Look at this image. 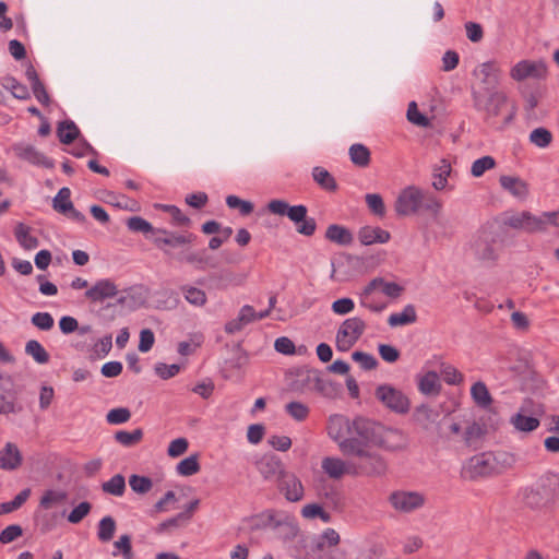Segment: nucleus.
<instances>
[{"label": "nucleus", "instance_id": "nucleus-1", "mask_svg": "<svg viewBox=\"0 0 559 559\" xmlns=\"http://www.w3.org/2000/svg\"><path fill=\"white\" fill-rule=\"evenodd\" d=\"M406 445L407 439L401 430L385 427L367 417L356 416L352 420L349 438L341 443V452L360 460L369 466V472L376 471L382 476L388 468L386 462L381 454L371 451V447L395 452L405 449Z\"/></svg>", "mask_w": 559, "mask_h": 559}, {"label": "nucleus", "instance_id": "nucleus-2", "mask_svg": "<svg viewBox=\"0 0 559 559\" xmlns=\"http://www.w3.org/2000/svg\"><path fill=\"white\" fill-rule=\"evenodd\" d=\"M127 227L133 233H141L146 236L171 261L191 264L198 269H202L205 264V250L195 251L192 249V245L198 238L193 233L180 234L164 228H155L150 222L140 216L128 218Z\"/></svg>", "mask_w": 559, "mask_h": 559}, {"label": "nucleus", "instance_id": "nucleus-3", "mask_svg": "<svg viewBox=\"0 0 559 559\" xmlns=\"http://www.w3.org/2000/svg\"><path fill=\"white\" fill-rule=\"evenodd\" d=\"M442 203L431 192L424 191L415 186H408L399 194L394 209L400 216H409L420 211L438 215Z\"/></svg>", "mask_w": 559, "mask_h": 559}, {"label": "nucleus", "instance_id": "nucleus-4", "mask_svg": "<svg viewBox=\"0 0 559 559\" xmlns=\"http://www.w3.org/2000/svg\"><path fill=\"white\" fill-rule=\"evenodd\" d=\"M502 222L508 227L526 233L543 231L548 225L559 226V212H545L539 216L528 211L506 213Z\"/></svg>", "mask_w": 559, "mask_h": 559}, {"label": "nucleus", "instance_id": "nucleus-5", "mask_svg": "<svg viewBox=\"0 0 559 559\" xmlns=\"http://www.w3.org/2000/svg\"><path fill=\"white\" fill-rule=\"evenodd\" d=\"M267 210L274 215L287 216L304 236L310 237L316 231L317 223L314 218L307 217L308 210L302 204L292 206L284 200L273 199L267 203Z\"/></svg>", "mask_w": 559, "mask_h": 559}, {"label": "nucleus", "instance_id": "nucleus-6", "mask_svg": "<svg viewBox=\"0 0 559 559\" xmlns=\"http://www.w3.org/2000/svg\"><path fill=\"white\" fill-rule=\"evenodd\" d=\"M500 235L493 226L481 227L471 242L474 257L484 262H495L502 248Z\"/></svg>", "mask_w": 559, "mask_h": 559}, {"label": "nucleus", "instance_id": "nucleus-7", "mask_svg": "<svg viewBox=\"0 0 559 559\" xmlns=\"http://www.w3.org/2000/svg\"><path fill=\"white\" fill-rule=\"evenodd\" d=\"M323 472L332 479H341L344 475L350 476H381L376 471L369 472V466L358 460L343 461L338 457L326 456L321 462Z\"/></svg>", "mask_w": 559, "mask_h": 559}, {"label": "nucleus", "instance_id": "nucleus-8", "mask_svg": "<svg viewBox=\"0 0 559 559\" xmlns=\"http://www.w3.org/2000/svg\"><path fill=\"white\" fill-rule=\"evenodd\" d=\"M472 98L474 108L483 112L485 120L491 122L495 118L501 115L502 108L508 103V95L501 90L489 92L472 91Z\"/></svg>", "mask_w": 559, "mask_h": 559}, {"label": "nucleus", "instance_id": "nucleus-9", "mask_svg": "<svg viewBox=\"0 0 559 559\" xmlns=\"http://www.w3.org/2000/svg\"><path fill=\"white\" fill-rule=\"evenodd\" d=\"M501 473L502 468L499 467V456H495V454L490 452L479 453L472 456L462 468L463 478L468 480H475Z\"/></svg>", "mask_w": 559, "mask_h": 559}, {"label": "nucleus", "instance_id": "nucleus-10", "mask_svg": "<svg viewBox=\"0 0 559 559\" xmlns=\"http://www.w3.org/2000/svg\"><path fill=\"white\" fill-rule=\"evenodd\" d=\"M22 388L14 382L11 374L0 371V415L19 414L23 405L19 402Z\"/></svg>", "mask_w": 559, "mask_h": 559}, {"label": "nucleus", "instance_id": "nucleus-11", "mask_svg": "<svg viewBox=\"0 0 559 559\" xmlns=\"http://www.w3.org/2000/svg\"><path fill=\"white\" fill-rule=\"evenodd\" d=\"M376 399L389 411L399 415H405L411 409L408 396L391 384H380L374 391Z\"/></svg>", "mask_w": 559, "mask_h": 559}, {"label": "nucleus", "instance_id": "nucleus-12", "mask_svg": "<svg viewBox=\"0 0 559 559\" xmlns=\"http://www.w3.org/2000/svg\"><path fill=\"white\" fill-rule=\"evenodd\" d=\"M366 322L353 317L344 320L336 333V347L341 352L349 350L365 333Z\"/></svg>", "mask_w": 559, "mask_h": 559}, {"label": "nucleus", "instance_id": "nucleus-13", "mask_svg": "<svg viewBox=\"0 0 559 559\" xmlns=\"http://www.w3.org/2000/svg\"><path fill=\"white\" fill-rule=\"evenodd\" d=\"M510 78L515 82L525 80H545L548 74L547 64L544 60L523 59L510 69Z\"/></svg>", "mask_w": 559, "mask_h": 559}, {"label": "nucleus", "instance_id": "nucleus-14", "mask_svg": "<svg viewBox=\"0 0 559 559\" xmlns=\"http://www.w3.org/2000/svg\"><path fill=\"white\" fill-rule=\"evenodd\" d=\"M473 75L478 80V84L473 86L472 91L489 92L499 90L501 69L497 61L489 60L480 63L473 71Z\"/></svg>", "mask_w": 559, "mask_h": 559}, {"label": "nucleus", "instance_id": "nucleus-15", "mask_svg": "<svg viewBox=\"0 0 559 559\" xmlns=\"http://www.w3.org/2000/svg\"><path fill=\"white\" fill-rule=\"evenodd\" d=\"M389 502L394 510L411 513L423 508L426 498L418 491L396 490L389 496Z\"/></svg>", "mask_w": 559, "mask_h": 559}, {"label": "nucleus", "instance_id": "nucleus-16", "mask_svg": "<svg viewBox=\"0 0 559 559\" xmlns=\"http://www.w3.org/2000/svg\"><path fill=\"white\" fill-rule=\"evenodd\" d=\"M520 498L525 507L532 510H539L551 502L552 490L544 485L527 487L521 491Z\"/></svg>", "mask_w": 559, "mask_h": 559}, {"label": "nucleus", "instance_id": "nucleus-17", "mask_svg": "<svg viewBox=\"0 0 559 559\" xmlns=\"http://www.w3.org/2000/svg\"><path fill=\"white\" fill-rule=\"evenodd\" d=\"M119 293L118 286L111 278L98 280L84 294L92 304H102L106 299L115 298Z\"/></svg>", "mask_w": 559, "mask_h": 559}, {"label": "nucleus", "instance_id": "nucleus-18", "mask_svg": "<svg viewBox=\"0 0 559 559\" xmlns=\"http://www.w3.org/2000/svg\"><path fill=\"white\" fill-rule=\"evenodd\" d=\"M277 483L278 489L286 500L297 502L304 498L305 490L302 483L295 474L285 471Z\"/></svg>", "mask_w": 559, "mask_h": 559}, {"label": "nucleus", "instance_id": "nucleus-19", "mask_svg": "<svg viewBox=\"0 0 559 559\" xmlns=\"http://www.w3.org/2000/svg\"><path fill=\"white\" fill-rule=\"evenodd\" d=\"M352 428V420L343 415H332L328 423V435L331 439L337 442L341 449V443L349 438Z\"/></svg>", "mask_w": 559, "mask_h": 559}, {"label": "nucleus", "instance_id": "nucleus-20", "mask_svg": "<svg viewBox=\"0 0 559 559\" xmlns=\"http://www.w3.org/2000/svg\"><path fill=\"white\" fill-rule=\"evenodd\" d=\"M257 468L265 480H278L285 469L282 461L274 455H265L257 462Z\"/></svg>", "mask_w": 559, "mask_h": 559}, {"label": "nucleus", "instance_id": "nucleus-21", "mask_svg": "<svg viewBox=\"0 0 559 559\" xmlns=\"http://www.w3.org/2000/svg\"><path fill=\"white\" fill-rule=\"evenodd\" d=\"M22 454L12 442L5 443L0 451V468L4 471H14L22 464Z\"/></svg>", "mask_w": 559, "mask_h": 559}, {"label": "nucleus", "instance_id": "nucleus-22", "mask_svg": "<svg viewBox=\"0 0 559 559\" xmlns=\"http://www.w3.org/2000/svg\"><path fill=\"white\" fill-rule=\"evenodd\" d=\"M390 233L380 227L364 226L358 231V239L364 246L385 243L390 240Z\"/></svg>", "mask_w": 559, "mask_h": 559}, {"label": "nucleus", "instance_id": "nucleus-23", "mask_svg": "<svg viewBox=\"0 0 559 559\" xmlns=\"http://www.w3.org/2000/svg\"><path fill=\"white\" fill-rule=\"evenodd\" d=\"M14 151L19 157L34 164V165H43L50 166L47 157L36 150L35 146L31 144L20 143L14 146Z\"/></svg>", "mask_w": 559, "mask_h": 559}, {"label": "nucleus", "instance_id": "nucleus-24", "mask_svg": "<svg viewBox=\"0 0 559 559\" xmlns=\"http://www.w3.org/2000/svg\"><path fill=\"white\" fill-rule=\"evenodd\" d=\"M501 187L518 199H525L528 194V186L520 177L501 176L499 179Z\"/></svg>", "mask_w": 559, "mask_h": 559}, {"label": "nucleus", "instance_id": "nucleus-25", "mask_svg": "<svg viewBox=\"0 0 559 559\" xmlns=\"http://www.w3.org/2000/svg\"><path fill=\"white\" fill-rule=\"evenodd\" d=\"M325 238L338 246H349L354 241L352 231L347 227L338 224L328 226L325 230Z\"/></svg>", "mask_w": 559, "mask_h": 559}, {"label": "nucleus", "instance_id": "nucleus-26", "mask_svg": "<svg viewBox=\"0 0 559 559\" xmlns=\"http://www.w3.org/2000/svg\"><path fill=\"white\" fill-rule=\"evenodd\" d=\"M418 390L425 395H438L441 391V383L436 371H428L418 380Z\"/></svg>", "mask_w": 559, "mask_h": 559}, {"label": "nucleus", "instance_id": "nucleus-27", "mask_svg": "<svg viewBox=\"0 0 559 559\" xmlns=\"http://www.w3.org/2000/svg\"><path fill=\"white\" fill-rule=\"evenodd\" d=\"M312 178L314 182L325 191L335 192L337 190L335 178L321 166H316L312 168Z\"/></svg>", "mask_w": 559, "mask_h": 559}, {"label": "nucleus", "instance_id": "nucleus-28", "mask_svg": "<svg viewBox=\"0 0 559 559\" xmlns=\"http://www.w3.org/2000/svg\"><path fill=\"white\" fill-rule=\"evenodd\" d=\"M417 314L415 307L413 305H407L404 307L402 312L392 313L389 319L388 323L390 326H403L407 324H412L416 322Z\"/></svg>", "mask_w": 559, "mask_h": 559}, {"label": "nucleus", "instance_id": "nucleus-29", "mask_svg": "<svg viewBox=\"0 0 559 559\" xmlns=\"http://www.w3.org/2000/svg\"><path fill=\"white\" fill-rule=\"evenodd\" d=\"M14 235L17 240V242L23 247L25 250H32L38 247L39 241L38 239L31 235V228L23 223H19L14 229Z\"/></svg>", "mask_w": 559, "mask_h": 559}, {"label": "nucleus", "instance_id": "nucleus-30", "mask_svg": "<svg viewBox=\"0 0 559 559\" xmlns=\"http://www.w3.org/2000/svg\"><path fill=\"white\" fill-rule=\"evenodd\" d=\"M59 141L63 144H71L80 135V130L72 120L59 122L57 128Z\"/></svg>", "mask_w": 559, "mask_h": 559}, {"label": "nucleus", "instance_id": "nucleus-31", "mask_svg": "<svg viewBox=\"0 0 559 559\" xmlns=\"http://www.w3.org/2000/svg\"><path fill=\"white\" fill-rule=\"evenodd\" d=\"M513 427L522 432H531L539 427V419L533 416H525L521 413H516L510 419Z\"/></svg>", "mask_w": 559, "mask_h": 559}, {"label": "nucleus", "instance_id": "nucleus-32", "mask_svg": "<svg viewBox=\"0 0 559 559\" xmlns=\"http://www.w3.org/2000/svg\"><path fill=\"white\" fill-rule=\"evenodd\" d=\"M348 154L352 163L358 167H366L370 163V151L364 144H353L348 150Z\"/></svg>", "mask_w": 559, "mask_h": 559}, {"label": "nucleus", "instance_id": "nucleus-33", "mask_svg": "<svg viewBox=\"0 0 559 559\" xmlns=\"http://www.w3.org/2000/svg\"><path fill=\"white\" fill-rule=\"evenodd\" d=\"M451 174V165L447 159H441L440 163L433 168V182L432 187L436 190H443L448 183V177Z\"/></svg>", "mask_w": 559, "mask_h": 559}, {"label": "nucleus", "instance_id": "nucleus-34", "mask_svg": "<svg viewBox=\"0 0 559 559\" xmlns=\"http://www.w3.org/2000/svg\"><path fill=\"white\" fill-rule=\"evenodd\" d=\"M1 85L4 90L11 92L13 97L17 99H27L29 98V93L27 87L20 83L13 76H4L1 81Z\"/></svg>", "mask_w": 559, "mask_h": 559}, {"label": "nucleus", "instance_id": "nucleus-35", "mask_svg": "<svg viewBox=\"0 0 559 559\" xmlns=\"http://www.w3.org/2000/svg\"><path fill=\"white\" fill-rule=\"evenodd\" d=\"M471 395L476 405L484 408L488 407L492 402L491 395L486 384L481 381H478L472 385Z\"/></svg>", "mask_w": 559, "mask_h": 559}, {"label": "nucleus", "instance_id": "nucleus-36", "mask_svg": "<svg viewBox=\"0 0 559 559\" xmlns=\"http://www.w3.org/2000/svg\"><path fill=\"white\" fill-rule=\"evenodd\" d=\"M117 528L116 521L112 516H104L97 527V537L103 543H108L114 538Z\"/></svg>", "mask_w": 559, "mask_h": 559}, {"label": "nucleus", "instance_id": "nucleus-37", "mask_svg": "<svg viewBox=\"0 0 559 559\" xmlns=\"http://www.w3.org/2000/svg\"><path fill=\"white\" fill-rule=\"evenodd\" d=\"M67 492L63 490H46L40 498L39 506L45 510H49L67 500Z\"/></svg>", "mask_w": 559, "mask_h": 559}, {"label": "nucleus", "instance_id": "nucleus-38", "mask_svg": "<svg viewBox=\"0 0 559 559\" xmlns=\"http://www.w3.org/2000/svg\"><path fill=\"white\" fill-rule=\"evenodd\" d=\"M25 353L29 355L37 364L43 365L49 361V354L36 340H31L26 343Z\"/></svg>", "mask_w": 559, "mask_h": 559}, {"label": "nucleus", "instance_id": "nucleus-39", "mask_svg": "<svg viewBox=\"0 0 559 559\" xmlns=\"http://www.w3.org/2000/svg\"><path fill=\"white\" fill-rule=\"evenodd\" d=\"M102 489L104 492L121 497L126 491V480L121 474L114 475L108 481L103 483Z\"/></svg>", "mask_w": 559, "mask_h": 559}, {"label": "nucleus", "instance_id": "nucleus-40", "mask_svg": "<svg viewBox=\"0 0 559 559\" xmlns=\"http://www.w3.org/2000/svg\"><path fill=\"white\" fill-rule=\"evenodd\" d=\"M181 292L185 296V299L192 306L202 307L206 302L205 292L198 287L183 285L181 287Z\"/></svg>", "mask_w": 559, "mask_h": 559}, {"label": "nucleus", "instance_id": "nucleus-41", "mask_svg": "<svg viewBox=\"0 0 559 559\" xmlns=\"http://www.w3.org/2000/svg\"><path fill=\"white\" fill-rule=\"evenodd\" d=\"M115 550L112 556H122L123 559H134V552L132 550L131 536L128 534L121 535L118 540L114 543Z\"/></svg>", "mask_w": 559, "mask_h": 559}, {"label": "nucleus", "instance_id": "nucleus-42", "mask_svg": "<svg viewBox=\"0 0 559 559\" xmlns=\"http://www.w3.org/2000/svg\"><path fill=\"white\" fill-rule=\"evenodd\" d=\"M71 191L69 188H61L57 195L53 198L52 207L55 211L61 214H68V211L72 209V202L70 200Z\"/></svg>", "mask_w": 559, "mask_h": 559}, {"label": "nucleus", "instance_id": "nucleus-43", "mask_svg": "<svg viewBox=\"0 0 559 559\" xmlns=\"http://www.w3.org/2000/svg\"><path fill=\"white\" fill-rule=\"evenodd\" d=\"M439 367L442 379L447 384L459 385L463 382V374L454 366L442 361Z\"/></svg>", "mask_w": 559, "mask_h": 559}, {"label": "nucleus", "instance_id": "nucleus-44", "mask_svg": "<svg viewBox=\"0 0 559 559\" xmlns=\"http://www.w3.org/2000/svg\"><path fill=\"white\" fill-rule=\"evenodd\" d=\"M264 516L266 518L267 524L271 525L273 528L287 526L290 530L292 534L295 535L296 527L292 524V521L287 515L278 513L274 510H267L264 513Z\"/></svg>", "mask_w": 559, "mask_h": 559}, {"label": "nucleus", "instance_id": "nucleus-45", "mask_svg": "<svg viewBox=\"0 0 559 559\" xmlns=\"http://www.w3.org/2000/svg\"><path fill=\"white\" fill-rule=\"evenodd\" d=\"M413 416L418 424L427 427L437 419L438 413L427 404H421L415 408Z\"/></svg>", "mask_w": 559, "mask_h": 559}, {"label": "nucleus", "instance_id": "nucleus-46", "mask_svg": "<svg viewBox=\"0 0 559 559\" xmlns=\"http://www.w3.org/2000/svg\"><path fill=\"white\" fill-rule=\"evenodd\" d=\"M142 438L143 431L140 428L133 431L120 430L115 433V440L123 447H132L139 443Z\"/></svg>", "mask_w": 559, "mask_h": 559}, {"label": "nucleus", "instance_id": "nucleus-47", "mask_svg": "<svg viewBox=\"0 0 559 559\" xmlns=\"http://www.w3.org/2000/svg\"><path fill=\"white\" fill-rule=\"evenodd\" d=\"M176 471L181 476H192L200 471V463L198 460V455H190L182 461H180Z\"/></svg>", "mask_w": 559, "mask_h": 559}, {"label": "nucleus", "instance_id": "nucleus-48", "mask_svg": "<svg viewBox=\"0 0 559 559\" xmlns=\"http://www.w3.org/2000/svg\"><path fill=\"white\" fill-rule=\"evenodd\" d=\"M285 412L296 421H304L309 416V407L297 401L289 402L285 405Z\"/></svg>", "mask_w": 559, "mask_h": 559}, {"label": "nucleus", "instance_id": "nucleus-49", "mask_svg": "<svg viewBox=\"0 0 559 559\" xmlns=\"http://www.w3.org/2000/svg\"><path fill=\"white\" fill-rule=\"evenodd\" d=\"M530 141L535 146L545 148L551 143L552 134L548 129L539 127L530 133Z\"/></svg>", "mask_w": 559, "mask_h": 559}, {"label": "nucleus", "instance_id": "nucleus-50", "mask_svg": "<svg viewBox=\"0 0 559 559\" xmlns=\"http://www.w3.org/2000/svg\"><path fill=\"white\" fill-rule=\"evenodd\" d=\"M340 543V535L334 528H326L319 537L316 544L317 550H324L326 547H334Z\"/></svg>", "mask_w": 559, "mask_h": 559}, {"label": "nucleus", "instance_id": "nucleus-51", "mask_svg": "<svg viewBox=\"0 0 559 559\" xmlns=\"http://www.w3.org/2000/svg\"><path fill=\"white\" fill-rule=\"evenodd\" d=\"M129 485L134 492L143 495L152 489L153 481L150 477L133 474L129 478Z\"/></svg>", "mask_w": 559, "mask_h": 559}, {"label": "nucleus", "instance_id": "nucleus-52", "mask_svg": "<svg viewBox=\"0 0 559 559\" xmlns=\"http://www.w3.org/2000/svg\"><path fill=\"white\" fill-rule=\"evenodd\" d=\"M156 206L170 214L174 225L189 226L191 224V219L185 215L176 205L157 204Z\"/></svg>", "mask_w": 559, "mask_h": 559}, {"label": "nucleus", "instance_id": "nucleus-53", "mask_svg": "<svg viewBox=\"0 0 559 559\" xmlns=\"http://www.w3.org/2000/svg\"><path fill=\"white\" fill-rule=\"evenodd\" d=\"M495 165L496 162L491 156H483L472 164L471 173L474 177L478 178L483 176L485 171L492 169Z\"/></svg>", "mask_w": 559, "mask_h": 559}, {"label": "nucleus", "instance_id": "nucleus-54", "mask_svg": "<svg viewBox=\"0 0 559 559\" xmlns=\"http://www.w3.org/2000/svg\"><path fill=\"white\" fill-rule=\"evenodd\" d=\"M366 203L369 210L377 216H384L385 214V205L383 199L378 193H368L365 197Z\"/></svg>", "mask_w": 559, "mask_h": 559}, {"label": "nucleus", "instance_id": "nucleus-55", "mask_svg": "<svg viewBox=\"0 0 559 559\" xmlns=\"http://www.w3.org/2000/svg\"><path fill=\"white\" fill-rule=\"evenodd\" d=\"M226 204L230 209H238L240 214L247 216L253 212V204L250 201L241 200L236 195H228L226 198Z\"/></svg>", "mask_w": 559, "mask_h": 559}, {"label": "nucleus", "instance_id": "nucleus-56", "mask_svg": "<svg viewBox=\"0 0 559 559\" xmlns=\"http://www.w3.org/2000/svg\"><path fill=\"white\" fill-rule=\"evenodd\" d=\"M130 417L131 412L126 407L112 408L106 415L107 421L111 425H120L127 423Z\"/></svg>", "mask_w": 559, "mask_h": 559}, {"label": "nucleus", "instance_id": "nucleus-57", "mask_svg": "<svg viewBox=\"0 0 559 559\" xmlns=\"http://www.w3.org/2000/svg\"><path fill=\"white\" fill-rule=\"evenodd\" d=\"M352 358L358 362L364 370H373L378 366L376 357L368 353L354 352Z\"/></svg>", "mask_w": 559, "mask_h": 559}, {"label": "nucleus", "instance_id": "nucleus-58", "mask_svg": "<svg viewBox=\"0 0 559 559\" xmlns=\"http://www.w3.org/2000/svg\"><path fill=\"white\" fill-rule=\"evenodd\" d=\"M407 119L418 127H428L430 124L429 119L418 110L415 102L408 105Z\"/></svg>", "mask_w": 559, "mask_h": 559}, {"label": "nucleus", "instance_id": "nucleus-59", "mask_svg": "<svg viewBox=\"0 0 559 559\" xmlns=\"http://www.w3.org/2000/svg\"><path fill=\"white\" fill-rule=\"evenodd\" d=\"M92 509V504L87 501L79 503L68 515V521L72 524L80 523Z\"/></svg>", "mask_w": 559, "mask_h": 559}, {"label": "nucleus", "instance_id": "nucleus-60", "mask_svg": "<svg viewBox=\"0 0 559 559\" xmlns=\"http://www.w3.org/2000/svg\"><path fill=\"white\" fill-rule=\"evenodd\" d=\"M23 535V528L17 524L7 526L0 533V543L3 545L14 542L16 538Z\"/></svg>", "mask_w": 559, "mask_h": 559}, {"label": "nucleus", "instance_id": "nucleus-61", "mask_svg": "<svg viewBox=\"0 0 559 559\" xmlns=\"http://www.w3.org/2000/svg\"><path fill=\"white\" fill-rule=\"evenodd\" d=\"M32 323L43 331H48L53 326V318L49 312H36L31 319Z\"/></svg>", "mask_w": 559, "mask_h": 559}, {"label": "nucleus", "instance_id": "nucleus-62", "mask_svg": "<svg viewBox=\"0 0 559 559\" xmlns=\"http://www.w3.org/2000/svg\"><path fill=\"white\" fill-rule=\"evenodd\" d=\"M154 370L159 378L167 380L179 373L180 366L177 364L167 365L158 362L155 365Z\"/></svg>", "mask_w": 559, "mask_h": 559}, {"label": "nucleus", "instance_id": "nucleus-63", "mask_svg": "<svg viewBox=\"0 0 559 559\" xmlns=\"http://www.w3.org/2000/svg\"><path fill=\"white\" fill-rule=\"evenodd\" d=\"M189 443L186 438H177L169 443L167 454L171 457H178L187 451Z\"/></svg>", "mask_w": 559, "mask_h": 559}, {"label": "nucleus", "instance_id": "nucleus-64", "mask_svg": "<svg viewBox=\"0 0 559 559\" xmlns=\"http://www.w3.org/2000/svg\"><path fill=\"white\" fill-rule=\"evenodd\" d=\"M332 311L336 314H340V316H344V314H347L349 312H352L355 308V304L353 301V299L348 298V297H345V298H341V299H337L335 300L333 304H332Z\"/></svg>", "mask_w": 559, "mask_h": 559}]
</instances>
